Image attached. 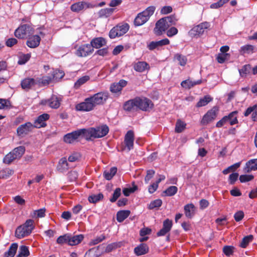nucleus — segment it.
Listing matches in <instances>:
<instances>
[{"mask_svg":"<svg viewBox=\"0 0 257 257\" xmlns=\"http://www.w3.org/2000/svg\"><path fill=\"white\" fill-rule=\"evenodd\" d=\"M108 98V93L106 92H99L86 98L82 102L76 105L78 111H89L97 105L104 104Z\"/></svg>","mask_w":257,"mask_h":257,"instance_id":"f257e3e1","label":"nucleus"},{"mask_svg":"<svg viewBox=\"0 0 257 257\" xmlns=\"http://www.w3.org/2000/svg\"><path fill=\"white\" fill-rule=\"evenodd\" d=\"M84 138L87 141L92 139H97L105 136L109 132V128L106 125H102L95 127L83 128Z\"/></svg>","mask_w":257,"mask_h":257,"instance_id":"f03ea898","label":"nucleus"},{"mask_svg":"<svg viewBox=\"0 0 257 257\" xmlns=\"http://www.w3.org/2000/svg\"><path fill=\"white\" fill-rule=\"evenodd\" d=\"M34 228V220L28 219L24 224L17 227L15 232L16 236L17 238H22L28 236L31 233Z\"/></svg>","mask_w":257,"mask_h":257,"instance_id":"7ed1b4c3","label":"nucleus"},{"mask_svg":"<svg viewBox=\"0 0 257 257\" xmlns=\"http://www.w3.org/2000/svg\"><path fill=\"white\" fill-rule=\"evenodd\" d=\"M25 149L23 146H20L14 149L8 154L4 158L3 162L5 164H10L15 159L20 158L24 154Z\"/></svg>","mask_w":257,"mask_h":257,"instance_id":"20e7f679","label":"nucleus"},{"mask_svg":"<svg viewBox=\"0 0 257 257\" xmlns=\"http://www.w3.org/2000/svg\"><path fill=\"white\" fill-rule=\"evenodd\" d=\"M130 26L127 23L119 24L114 27L109 32V36L111 39L120 37L125 34L129 30Z\"/></svg>","mask_w":257,"mask_h":257,"instance_id":"39448f33","label":"nucleus"},{"mask_svg":"<svg viewBox=\"0 0 257 257\" xmlns=\"http://www.w3.org/2000/svg\"><path fill=\"white\" fill-rule=\"evenodd\" d=\"M34 33V29L29 25L20 26L15 32V35L20 39L27 38Z\"/></svg>","mask_w":257,"mask_h":257,"instance_id":"423d86ee","label":"nucleus"},{"mask_svg":"<svg viewBox=\"0 0 257 257\" xmlns=\"http://www.w3.org/2000/svg\"><path fill=\"white\" fill-rule=\"evenodd\" d=\"M137 109L143 111H150L154 107L152 101L146 97H136Z\"/></svg>","mask_w":257,"mask_h":257,"instance_id":"0eeeda50","label":"nucleus"},{"mask_svg":"<svg viewBox=\"0 0 257 257\" xmlns=\"http://www.w3.org/2000/svg\"><path fill=\"white\" fill-rule=\"evenodd\" d=\"M80 137H83L84 138L83 128L78 130L65 135L64 137V141L66 143L71 144Z\"/></svg>","mask_w":257,"mask_h":257,"instance_id":"6e6552de","label":"nucleus"},{"mask_svg":"<svg viewBox=\"0 0 257 257\" xmlns=\"http://www.w3.org/2000/svg\"><path fill=\"white\" fill-rule=\"evenodd\" d=\"M61 99L56 95H53L48 99L41 100V104L44 105H48L52 108H58L61 104Z\"/></svg>","mask_w":257,"mask_h":257,"instance_id":"1a4fd4ad","label":"nucleus"},{"mask_svg":"<svg viewBox=\"0 0 257 257\" xmlns=\"http://www.w3.org/2000/svg\"><path fill=\"white\" fill-rule=\"evenodd\" d=\"M169 25L165 21L164 18L160 19L156 23L154 32L156 35L160 36L165 32L169 28Z\"/></svg>","mask_w":257,"mask_h":257,"instance_id":"9d476101","label":"nucleus"},{"mask_svg":"<svg viewBox=\"0 0 257 257\" xmlns=\"http://www.w3.org/2000/svg\"><path fill=\"white\" fill-rule=\"evenodd\" d=\"M218 110V109L216 107H213L208 110L203 116L201 120V123L206 124L214 120L217 116Z\"/></svg>","mask_w":257,"mask_h":257,"instance_id":"9b49d317","label":"nucleus"},{"mask_svg":"<svg viewBox=\"0 0 257 257\" xmlns=\"http://www.w3.org/2000/svg\"><path fill=\"white\" fill-rule=\"evenodd\" d=\"M135 135L133 131H128L124 136V144L125 145L124 150L130 151L133 149Z\"/></svg>","mask_w":257,"mask_h":257,"instance_id":"f8f14e48","label":"nucleus"},{"mask_svg":"<svg viewBox=\"0 0 257 257\" xmlns=\"http://www.w3.org/2000/svg\"><path fill=\"white\" fill-rule=\"evenodd\" d=\"M93 51V49L91 47V45L89 44L82 45L79 46L76 51V54L79 57H86Z\"/></svg>","mask_w":257,"mask_h":257,"instance_id":"ddd939ff","label":"nucleus"},{"mask_svg":"<svg viewBox=\"0 0 257 257\" xmlns=\"http://www.w3.org/2000/svg\"><path fill=\"white\" fill-rule=\"evenodd\" d=\"M210 24L208 22H204L194 27L190 31V34L193 36H196L202 34L205 30L208 28Z\"/></svg>","mask_w":257,"mask_h":257,"instance_id":"4468645a","label":"nucleus"},{"mask_svg":"<svg viewBox=\"0 0 257 257\" xmlns=\"http://www.w3.org/2000/svg\"><path fill=\"white\" fill-rule=\"evenodd\" d=\"M93 7L91 4L82 1L76 3L71 5V9L73 12H79L87 9L92 8Z\"/></svg>","mask_w":257,"mask_h":257,"instance_id":"2eb2a0df","label":"nucleus"},{"mask_svg":"<svg viewBox=\"0 0 257 257\" xmlns=\"http://www.w3.org/2000/svg\"><path fill=\"white\" fill-rule=\"evenodd\" d=\"M33 128V125L31 122H26L18 127L17 134L19 136H24L28 134Z\"/></svg>","mask_w":257,"mask_h":257,"instance_id":"dca6fc26","label":"nucleus"},{"mask_svg":"<svg viewBox=\"0 0 257 257\" xmlns=\"http://www.w3.org/2000/svg\"><path fill=\"white\" fill-rule=\"evenodd\" d=\"M49 118V115L47 113H44L40 115L35 120L33 125L34 127L40 128L46 125V121Z\"/></svg>","mask_w":257,"mask_h":257,"instance_id":"f3484780","label":"nucleus"},{"mask_svg":"<svg viewBox=\"0 0 257 257\" xmlns=\"http://www.w3.org/2000/svg\"><path fill=\"white\" fill-rule=\"evenodd\" d=\"M172 227V222L169 219H166L163 222V228L157 232V236H164L168 233Z\"/></svg>","mask_w":257,"mask_h":257,"instance_id":"a211bd4d","label":"nucleus"},{"mask_svg":"<svg viewBox=\"0 0 257 257\" xmlns=\"http://www.w3.org/2000/svg\"><path fill=\"white\" fill-rule=\"evenodd\" d=\"M127 82L126 81L121 79L117 83L112 84L110 87V90L112 93H117L121 91L122 88L125 87Z\"/></svg>","mask_w":257,"mask_h":257,"instance_id":"6ab92c4d","label":"nucleus"},{"mask_svg":"<svg viewBox=\"0 0 257 257\" xmlns=\"http://www.w3.org/2000/svg\"><path fill=\"white\" fill-rule=\"evenodd\" d=\"M257 170V159H251L247 161L243 171L245 173H250L252 171Z\"/></svg>","mask_w":257,"mask_h":257,"instance_id":"aec40b11","label":"nucleus"},{"mask_svg":"<svg viewBox=\"0 0 257 257\" xmlns=\"http://www.w3.org/2000/svg\"><path fill=\"white\" fill-rule=\"evenodd\" d=\"M21 86L23 89L29 90L33 86L37 85L36 79L26 78L21 81Z\"/></svg>","mask_w":257,"mask_h":257,"instance_id":"412c9836","label":"nucleus"},{"mask_svg":"<svg viewBox=\"0 0 257 257\" xmlns=\"http://www.w3.org/2000/svg\"><path fill=\"white\" fill-rule=\"evenodd\" d=\"M169 43V40L167 38H165L158 41H152L148 45V47L149 50H153L163 46L168 45Z\"/></svg>","mask_w":257,"mask_h":257,"instance_id":"4be33fe9","label":"nucleus"},{"mask_svg":"<svg viewBox=\"0 0 257 257\" xmlns=\"http://www.w3.org/2000/svg\"><path fill=\"white\" fill-rule=\"evenodd\" d=\"M40 41L41 38L38 35L30 36L27 42V45L30 48H35L39 45Z\"/></svg>","mask_w":257,"mask_h":257,"instance_id":"5701e85b","label":"nucleus"},{"mask_svg":"<svg viewBox=\"0 0 257 257\" xmlns=\"http://www.w3.org/2000/svg\"><path fill=\"white\" fill-rule=\"evenodd\" d=\"M106 41L105 39L102 37H97L93 39L90 42L91 47L96 49H99L106 45Z\"/></svg>","mask_w":257,"mask_h":257,"instance_id":"b1692460","label":"nucleus"},{"mask_svg":"<svg viewBox=\"0 0 257 257\" xmlns=\"http://www.w3.org/2000/svg\"><path fill=\"white\" fill-rule=\"evenodd\" d=\"M69 168V164L66 158H61L57 166V169L61 173L66 172Z\"/></svg>","mask_w":257,"mask_h":257,"instance_id":"393cba45","label":"nucleus"},{"mask_svg":"<svg viewBox=\"0 0 257 257\" xmlns=\"http://www.w3.org/2000/svg\"><path fill=\"white\" fill-rule=\"evenodd\" d=\"M185 214L188 218H191L193 217L195 213V207L193 204H188L184 207Z\"/></svg>","mask_w":257,"mask_h":257,"instance_id":"a878e982","label":"nucleus"},{"mask_svg":"<svg viewBox=\"0 0 257 257\" xmlns=\"http://www.w3.org/2000/svg\"><path fill=\"white\" fill-rule=\"evenodd\" d=\"M149 251V247L145 243H142L134 249L135 254L138 256L146 254Z\"/></svg>","mask_w":257,"mask_h":257,"instance_id":"bb28decb","label":"nucleus"},{"mask_svg":"<svg viewBox=\"0 0 257 257\" xmlns=\"http://www.w3.org/2000/svg\"><path fill=\"white\" fill-rule=\"evenodd\" d=\"M136 98L128 100L123 105V108L126 111H132L137 109Z\"/></svg>","mask_w":257,"mask_h":257,"instance_id":"cd10ccee","label":"nucleus"},{"mask_svg":"<svg viewBox=\"0 0 257 257\" xmlns=\"http://www.w3.org/2000/svg\"><path fill=\"white\" fill-rule=\"evenodd\" d=\"M134 68L136 71L142 72L145 70L149 69L150 67L147 62L139 61L134 64Z\"/></svg>","mask_w":257,"mask_h":257,"instance_id":"c85d7f7f","label":"nucleus"},{"mask_svg":"<svg viewBox=\"0 0 257 257\" xmlns=\"http://www.w3.org/2000/svg\"><path fill=\"white\" fill-rule=\"evenodd\" d=\"M84 236L82 234L72 236L69 234V245H75L79 243L83 239Z\"/></svg>","mask_w":257,"mask_h":257,"instance_id":"c756f323","label":"nucleus"},{"mask_svg":"<svg viewBox=\"0 0 257 257\" xmlns=\"http://www.w3.org/2000/svg\"><path fill=\"white\" fill-rule=\"evenodd\" d=\"M148 21L146 16L140 13L136 17L134 20V24L136 26H140L146 23Z\"/></svg>","mask_w":257,"mask_h":257,"instance_id":"7c9ffc66","label":"nucleus"},{"mask_svg":"<svg viewBox=\"0 0 257 257\" xmlns=\"http://www.w3.org/2000/svg\"><path fill=\"white\" fill-rule=\"evenodd\" d=\"M113 8H106L101 9L98 13L99 18H106L110 16L114 12Z\"/></svg>","mask_w":257,"mask_h":257,"instance_id":"2f4dec72","label":"nucleus"},{"mask_svg":"<svg viewBox=\"0 0 257 257\" xmlns=\"http://www.w3.org/2000/svg\"><path fill=\"white\" fill-rule=\"evenodd\" d=\"M36 79L37 85H38L39 86H43L49 84L51 81L52 77L49 76H45L42 78L37 77Z\"/></svg>","mask_w":257,"mask_h":257,"instance_id":"473e14b6","label":"nucleus"},{"mask_svg":"<svg viewBox=\"0 0 257 257\" xmlns=\"http://www.w3.org/2000/svg\"><path fill=\"white\" fill-rule=\"evenodd\" d=\"M237 111H234L230 112L228 115L225 116L228 118L227 121L230 125H233L238 123V120L237 118Z\"/></svg>","mask_w":257,"mask_h":257,"instance_id":"72a5a7b5","label":"nucleus"},{"mask_svg":"<svg viewBox=\"0 0 257 257\" xmlns=\"http://www.w3.org/2000/svg\"><path fill=\"white\" fill-rule=\"evenodd\" d=\"M174 60L177 61L180 66H184L187 62V57L181 54L177 53L174 55Z\"/></svg>","mask_w":257,"mask_h":257,"instance_id":"f704fd0d","label":"nucleus"},{"mask_svg":"<svg viewBox=\"0 0 257 257\" xmlns=\"http://www.w3.org/2000/svg\"><path fill=\"white\" fill-rule=\"evenodd\" d=\"M131 212L129 210H121L117 212L116 214V219L119 222H122L130 214Z\"/></svg>","mask_w":257,"mask_h":257,"instance_id":"c9c22d12","label":"nucleus"},{"mask_svg":"<svg viewBox=\"0 0 257 257\" xmlns=\"http://www.w3.org/2000/svg\"><path fill=\"white\" fill-rule=\"evenodd\" d=\"M202 82L201 80H198L197 81H191L189 80H186L183 81L181 85L183 87L190 88L194 86L201 84Z\"/></svg>","mask_w":257,"mask_h":257,"instance_id":"e433bc0d","label":"nucleus"},{"mask_svg":"<svg viewBox=\"0 0 257 257\" xmlns=\"http://www.w3.org/2000/svg\"><path fill=\"white\" fill-rule=\"evenodd\" d=\"M18 244L16 243H13L10 247L9 250L5 252V257H14L16 253L18 248Z\"/></svg>","mask_w":257,"mask_h":257,"instance_id":"4c0bfd02","label":"nucleus"},{"mask_svg":"<svg viewBox=\"0 0 257 257\" xmlns=\"http://www.w3.org/2000/svg\"><path fill=\"white\" fill-rule=\"evenodd\" d=\"M251 70V68L250 65H244L241 69H239V75L241 77H245L250 73Z\"/></svg>","mask_w":257,"mask_h":257,"instance_id":"58836bf2","label":"nucleus"},{"mask_svg":"<svg viewBox=\"0 0 257 257\" xmlns=\"http://www.w3.org/2000/svg\"><path fill=\"white\" fill-rule=\"evenodd\" d=\"M212 98L209 95H206L201 98L196 104V107H200L206 105L209 102L212 100Z\"/></svg>","mask_w":257,"mask_h":257,"instance_id":"ea45409f","label":"nucleus"},{"mask_svg":"<svg viewBox=\"0 0 257 257\" xmlns=\"http://www.w3.org/2000/svg\"><path fill=\"white\" fill-rule=\"evenodd\" d=\"M116 172L117 168L116 167H112L108 171H105L103 173V176L106 180H110L115 175Z\"/></svg>","mask_w":257,"mask_h":257,"instance_id":"a19ab883","label":"nucleus"},{"mask_svg":"<svg viewBox=\"0 0 257 257\" xmlns=\"http://www.w3.org/2000/svg\"><path fill=\"white\" fill-rule=\"evenodd\" d=\"M186 124L180 119H178L176 123L175 132L177 133L182 132L186 127Z\"/></svg>","mask_w":257,"mask_h":257,"instance_id":"79ce46f5","label":"nucleus"},{"mask_svg":"<svg viewBox=\"0 0 257 257\" xmlns=\"http://www.w3.org/2000/svg\"><path fill=\"white\" fill-rule=\"evenodd\" d=\"M14 173V171L9 168H6L0 171V178L7 179L12 176Z\"/></svg>","mask_w":257,"mask_h":257,"instance_id":"37998d69","label":"nucleus"},{"mask_svg":"<svg viewBox=\"0 0 257 257\" xmlns=\"http://www.w3.org/2000/svg\"><path fill=\"white\" fill-rule=\"evenodd\" d=\"M29 254L28 247L25 245H22L20 247L19 253L17 257H27Z\"/></svg>","mask_w":257,"mask_h":257,"instance_id":"c03bdc74","label":"nucleus"},{"mask_svg":"<svg viewBox=\"0 0 257 257\" xmlns=\"http://www.w3.org/2000/svg\"><path fill=\"white\" fill-rule=\"evenodd\" d=\"M178 191V188L175 186H171L166 189L163 193L165 194L166 196H172L175 195Z\"/></svg>","mask_w":257,"mask_h":257,"instance_id":"a18cd8bd","label":"nucleus"},{"mask_svg":"<svg viewBox=\"0 0 257 257\" xmlns=\"http://www.w3.org/2000/svg\"><path fill=\"white\" fill-rule=\"evenodd\" d=\"M155 9L156 8L154 6H150L141 13L143 15L146 16L147 20H149L150 17L154 13Z\"/></svg>","mask_w":257,"mask_h":257,"instance_id":"49530a36","label":"nucleus"},{"mask_svg":"<svg viewBox=\"0 0 257 257\" xmlns=\"http://www.w3.org/2000/svg\"><path fill=\"white\" fill-rule=\"evenodd\" d=\"M253 239V236L249 235L244 237L240 243V246L242 248H245L248 243L250 242Z\"/></svg>","mask_w":257,"mask_h":257,"instance_id":"de8ad7c7","label":"nucleus"},{"mask_svg":"<svg viewBox=\"0 0 257 257\" xmlns=\"http://www.w3.org/2000/svg\"><path fill=\"white\" fill-rule=\"evenodd\" d=\"M11 103L8 99L0 98V109H10Z\"/></svg>","mask_w":257,"mask_h":257,"instance_id":"09e8293b","label":"nucleus"},{"mask_svg":"<svg viewBox=\"0 0 257 257\" xmlns=\"http://www.w3.org/2000/svg\"><path fill=\"white\" fill-rule=\"evenodd\" d=\"M103 195L102 193L93 194L88 197V200L90 203H95L100 201L101 199L103 198Z\"/></svg>","mask_w":257,"mask_h":257,"instance_id":"8fccbe9b","label":"nucleus"},{"mask_svg":"<svg viewBox=\"0 0 257 257\" xmlns=\"http://www.w3.org/2000/svg\"><path fill=\"white\" fill-rule=\"evenodd\" d=\"M162 204V200L158 199L155 200L149 204L148 208L149 209H154L159 208Z\"/></svg>","mask_w":257,"mask_h":257,"instance_id":"3c124183","label":"nucleus"},{"mask_svg":"<svg viewBox=\"0 0 257 257\" xmlns=\"http://www.w3.org/2000/svg\"><path fill=\"white\" fill-rule=\"evenodd\" d=\"M46 210L45 208H42L38 210H36L33 211V213L31 214V216L33 217H43L45 216Z\"/></svg>","mask_w":257,"mask_h":257,"instance_id":"603ef678","label":"nucleus"},{"mask_svg":"<svg viewBox=\"0 0 257 257\" xmlns=\"http://www.w3.org/2000/svg\"><path fill=\"white\" fill-rule=\"evenodd\" d=\"M254 47L251 45H246L241 47L243 53L251 54L254 52Z\"/></svg>","mask_w":257,"mask_h":257,"instance_id":"864d4df0","label":"nucleus"},{"mask_svg":"<svg viewBox=\"0 0 257 257\" xmlns=\"http://www.w3.org/2000/svg\"><path fill=\"white\" fill-rule=\"evenodd\" d=\"M241 162H238L236 163H235L234 164L228 167L227 168L224 169L222 173L223 174L226 175L229 173L230 172L232 171H234L238 168H239L240 166Z\"/></svg>","mask_w":257,"mask_h":257,"instance_id":"5fc2aeb1","label":"nucleus"},{"mask_svg":"<svg viewBox=\"0 0 257 257\" xmlns=\"http://www.w3.org/2000/svg\"><path fill=\"white\" fill-rule=\"evenodd\" d=\"M165 21L167 22V24L169 25V27L176 25L178 19L176 18L174 15H171L168 17L164 18Z\"/></svg>","mask_w":257,"mask_h":257,"instance_id":"6e6d98bb","label":"nucleus"},{"mask_svg":"<svg viewBox=\"0 0 257 257\" xmlns=\"http://www.w3.org/2000/svg\"><path fill=\"white\" fill-rule=\"evenodd\" d=\"M89 79V77L88 76H84L80 78L74 84V86L76 88H79L81 85L84 84Z\"/></svg>","mask_w":257,"mask_h":257,"instance_id":"4d7b16f0","label":"nucleus"},{"mask_svg":"<svg viewBox=\"0 0 257 257\" xmlns=\"http://www.w3.org/2000/svg\"><path fill=\"white\" fill-rule=\"evenodd\" d=\"M57 242L60 244L64 243H68L69 244V234H65L60 236L57 239Z\"/></svg>","mask_w":257,"mask_h":257,"instance_id":"13d9d810","label":"nucleus"},{"mask_svg":"<svg viewBox=\"0 0 257 257\" xmlns=\"http://www.w3.org/2000/svg\"><path fill=\"white\" fill-rule=\"evenodd\" d=\"M105 236L103 234L99 236H96L94 238L91 240V241L89 242V244L90 245H96L103 241L104 239H105Z\"/></svg>","mask_w":257,"mask_h":257,"instance_id":"bf43d9fd","label":"nucleus"},{"mask_svg":"<svg viewBox=\"0 0 257 257\" xmlns=\"http://www.w3.org/2000/svg\"><path fill=\"white\" fill-rule=\"evenodd\" d=\"M254 178L252 175H241L239 176V179L240 182L245 183L251 181Z\"/></svg>","mask_w":257,"mask_h":257,"instance_id":"052dcab7","label":"nucleus"},{"mask_svg":"<svg viewBox=\"0 0 257 257\" xmlns=\"http://www.w3.org/2000/svg\"><path fill=\"white\" fill-rule=\"evenodd\" d=\"M121 194V189L120 188H117L114 191L112 197L110 199V201L111 202H114L116 201L118 198Z\"/></svg>","mask_w":257,"mask_h":257,"instance_id":"680f3d73","label":"nucleus"},{"mask_svg":"<svg viewBox=\"0 0 257 257\" xmlns=\"http://www.w3.org/2000/svg\"><path fill=\"white\" fill-rule=\"evenodd\" d=\"M229 57V54L225 53V54H219L217 57V60L219 63H223L224 61L228 59Z\"/></svg>","mask_w":257,"mask_h":257,"instance_id":"e2e57ef3","label":"nucleus"},{"mask_svg":"<svg viewBox=\"0 0 257 257\" xmlns=\"http://www.w3.org/2000/svg\"><path fill=\"white\" fill-rule=\"evenodd\" d=\"M229 0H220L217 3L211 5L210 8L212 9H217L222 6L224 4L228 2Z\"/></svg>","mask_w":257,"mask_h":257,"instance_id":"0e129e2a","label":"nucleus"},{"mask_svg":"<svg viewBox=\"0 0 257 257\" xmlns=\"http://www.w3.org/2000/svg\"><path fill=\"white\" fill-rule=\"evenodd\" d=\"M178 30L176 28L172 27L167 31L166 34L169 37H172L178 33Z\"/></svg>","mask_w":257,"mask_h":257,"instance_id":"69168bd1","label":"nucleus"},{"mask_svg":"<svg viewBox=\"0 0 257 257\" xmlns=\"http://www.w3.org/2000/svg\"><path fill=\"white\" fill-rule=\"evenodd\" d=\"M80 157V155L78 153H74L68 157V161L70 162H74L78 160Z\"/></svg>","mask_w":257,"mask_h":257,"instance_id":"338daca9","label":"nucleus"},{"mask_svg":"<svg viewBox=\"0 0 257 257\" xmlns=\"http://www.w3.org/2000/svg\"><path fill=\"white\" fill-rule=\"evenodd\" d=\"M238 177V174L237 173H233L231 174L229 177V182L230 184H233L237 180Z\"/></svg>","mask_w":257,"mask_h":257,"instance_id":"774afa93","label":"nucleus"}]
</instances>
